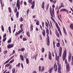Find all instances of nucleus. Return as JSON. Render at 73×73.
<instances>
[{
  "label": "nucleus",
  "mask_w": 73,
  "mask_h": 73,
  "mask_svg": "<svg viewBox=\"0 0 73 73\" xmlns=\"http://www.w3.org/2000/svg\"><path fill=\"white\" fill-rule=\"evenodd\" d=\"M42 52H45V49H44V48L43 47L42 48Z\"/></svg>",
  "instance_id": "53"
},
{
  "label": "nucleus",
  "mask_w": 73,
  "mask_h": 73,
  "mask_svg": "<svg viewBox=\"0 0 73 73\" xmlns=\"http://www.w3.org/2000/svg\"><path fill=\"white\" fill-rule=\"evenodd\" d=\"M64 33L65 34V35L66 36H67V33H66V31H64Z\"/></svg>",
  "instance_id": "60"
},
{
  "label": "nucleus",
  "mask_w": 73,
  "mask_h": 73,
  "mask_svg": "<svg viewBox=\"0 0 73 73\" xmlns=\"http://www.w3.org/2000/svg\"><path fill=\"white\" fill-rule=\"evenodd\" d=\"M24 5L26 6V5H27V2L25 1L24 2Z\"/></svg>",
  "instance_id": "51"
},
{
  "label": "nucleus",
  "mask_w": 73,
  "mask_h": 73,
  "mask_svg": "<svg viewBox=\"0 0 73 73\" xmlns=\"http://www.w3.org/2000/svg\"><path fill=\"white\" fill-rule=\"evenodd\" d=\"M50 24L51 27L52 28V27H53V26H52V22H51V21H50Z\"/></svg>",
  "instance_id": "54"
},
{
  "label": "nucleus",
  "mask_w": 73,
  "mask_h": 73,
  "mask_svg": "<svg viewBox=\"0 0 73 73\" xmlns=\"http://www.w3.org/2000/svg\"><path fill=\"white\" fill-rule=\"evenodd\" d=\"M30 28L31 30L32 31H33V25H31L30 26Z\"/></svg>",
  "instance_id": "31"
},
{
  "label": "nucleus",
  "mask_w": 73,
  "mask_h": 73,
  "mask_svg": "<svg viewBox=\"0 0 73 73\" xmlns=\"http://www.w3.org/2000/svg\"><path fill=\"white\" fill-rule=\"evenodd\" d=\"M53 67H52L51 69H50L49 70V73H52V72L53 71Z\"/></svg>",
  "instance_id": "23"
},
{
  "label": "nucleus",
  "mask_w": 73,
  "mask_h": 73,
  "mask_svg": "<svg viewBox=\"0 0 73 73\" xmlns=\"http://www.w3.org/2000/svg\"><path fill=\"white\" fill-rule=\"evenodd\" d=\"M11 40H12V39L11 38H10L7 41L8 43H11V42H12Z\"/></svg>",
  "instance_id": "28"
},
{
  "label": "nucleus",
  "mask_w": 73,
  "mask_h": 73,
  "mask_svg": "<svg viewBox=\"0 0 73 73\" xmlns=\"http://www.w3.org/2000/svg\"><path fill=\"white\" fill-rule=\"evenodd\" d=\"M23 1H20V4L21 5H23Z\"/></svg>",
  "instance_id": "61"
},
{
  "label": "nucleus",
  "mask_w": 73,
  "mask_h": 73,
  "mask_svg": "<svg viewBox=\"0 0 73 73\" xmlns=\"http://www.w3.org/2000/svg\"><path fill=\"white\" fill-rule=\"evenodd\" d=\"M44 69H45V68L44 67V66H42V68L41 69V72H43V71H44Z\"/></svg>",
  "instance_id": "36"
},
{
  "label": "nucleus",
  "mask_w": 73,
  "mask_h": 73,
  "mask_svg": "<svg viewBox=\"0 0 73 73\" xmlns=\"http://www.w3.org/2000/svg\"><path fill=\"white\" fill-rule=\"evenodd\" d=\"M46 36H47V40H49V36L48 35V34H46Z\"/></svg>",
  "instance_id": "55"
},
{
  "label": "nucleus",
  "mask_w": 73,
  "mask_h": 73,
  "mask_svg": "<svg viewBox=\"0 0 73 73\" xmlns=\"http://www.w3.org/2000/svg\"><path fill=\"white\" fill-rule=\"evenodd\" d=\"M39 21L38 20H37V21L36 23V25H39Z\"/></svg>",
  "instance_id": "40"
},
{
  "label": "nucleus",
  "mask_w": 73,
  "mask_h": 73,
  "mask_svg": "<svg viewBox=\"0 0 73 73\" xmlns=\"http://www.w3.org/2000/svg\"><path fill=\"white\" fill-rule=\"evenodd\" d=\"M29 9H28L27 11V15H28L29 14Z\"/></svg>",
  "instance_id": "46"
},
{
  "label": "nucleus",
  "mask_w": 73,
  "mask_h": 73,
  "mask_svg": "<svg viewBox=\"0 0 73 73\" xmlns=\"http://www.w3.org/2000/svg\"><path fill=\"white\" fill-rule=\"evenodd\" d=\"M24 57L25 58H27V55L26 54H25V55H24Z\"/></svg>",
  "instance_id": "59"
},
{
  "label": "nucleus",
  "mask_w": 73,
  "mask_h": 73,
  "mask_svg": "<svg viewBox=\"0 0 73 73\" xmlns=\"http://www.w3.org/2000/svg\"><path fill=\"white\" fill-rule=\"evenodd\" d=\"M23 41H27V38H23Z\"/></svg>",
  "instance_id": "56"
},
{
  "label": "nucleus",
  "mask_w": 73,
  "mask_h": 73,
  "mask_svg": "<svg viewBox=\"0 0 73 73\" xmlns=\"http://www.w3.org/2000/svg\"><path fill=\"white\" fill-rule=\"evenodd\" d=\"M16 7H18V10L20 9V0H17L16 4Z\"/></svg>",
  "instance_id": "6"
},
{
  "label": "nucleus",
  "mask_w": 73,
  "mask_h": 73,
  "mask_svg": "<svg viewBox=\"0 0 73 73\" xmlns=\"http://www.w3.org/2000/svg\"><path fill=\"white\" fill-rule=\"evenodd\" d=\"M48 8H49V4L47 5V7H46V11H48Z\"/></svg>",
  "instance_id": "44"
},
{
  "label": "nucleus",
  "mask_w": 73,
  "mask_h": 73,
  "mask_svg": "<svg viewBox=\"0 0 73 73\" xmlns=\"http://www.w3.org/2000/svg\"><path fill=\"white\" fill-rule=\"evenodd\" d=\"M1 28L3 32H4V27H3V25H1Z\"/></svg>",
  "instance_id": "29"
},
{
  "label": "nucleus",
  "mask_w": 73,
  "mask_h": 73,
  "mask_svg": "<svg viewBox=\"0 0 73 73\" xmlns=\"http://www.w3.org/2000/svg\"><path fill=\"white\" fill-rule=\"evenodd\" d=\"M56 2H57L56 0H54L53 2H52V3L54 4H55V3H56Z\"/></svg>",
  "instance_id": "52"
},
{
  "label": "nucleus",
  "mask_w": 73,
  "mask_h": 73,
  "mask_svg": "<svg viewBox=\"0 0 73 73\" xmlns=\"http://www.w3.org/2000/svg\"><path fill=\"white\" fill-rule=\"evenodd\" d=\"M40 28L41 29V30L42 31H42V35H43V36H45V35H46V33H45V31L44 29H42V27L41 25H39Z\"/></svg>",
  "instance_id": "5"
},
{
  "label": "nucleus",
  "mask_w": 73,
  "mask_h": 73,
  "mask_svg": "<svg viewBox=\"0 0 73 73\" xmlns=\"http://www.w3.org/2000/svg\"><path fill=\"white\" fill-rule=\"evenodd\" d=\"M41 7L44 10V9L45 8V2H44L43 1V3H42Z\"/></svg>",
  "instance_id": "16"
},
{
  "label": "nucleus",
  "mask_w": 73,
  "mask_h": 73,
  "mask_svg": "<svg viewBox=\"0 0 73 73\" xmlns=\"http://www.w3.org/2000/svg\"><path fill=\"white\" fill-rule=\"evenodd\" d=\"M20 63H19L18 65H16V66L17 67L18 66L19 68L20 67Z\"/></svg>",
  "instance_id": "48"
},
{
  "label": "nucleus",
  "mask_w": 73,
  "mask_h": 73,
  "mask_svg": "<svg viewBox=\"0 0 73 73\" xmlns=\"http://www.w3.org/2000/svg\"><path fill=\"white\" fill-rule=\"evenodd\" d=\"M13 61H14V59H13L9 62V64H11V63H12Z\"/></svg>",
  "instance_id": "42"
},
{
  "label": "nucleus",
  "mask_w": 73,
  "mask_h": 73,
  "mask_svg": "<svg viewBox=\"0 0 73 73\" xmlns=\"http://www.w3.org/2000/svg\"><path fill=\"white\" fill-rule=\"evenodd\" d=\"M47 45H48V46H49L50 45V41H49V39H47Z\"/></svg>",
  "instance_id": "19"
},
{
  "label": "nucleus",
  "mask_w": 73,
  "mask_h": 73,
  "mask_svg": "<svg viewBox=\"0 0 73 73\" xmlns=\"http://www.w3.org/2000/svg\"><path fill=\"white\" fill-rule=\"evenodd\" d=\"M13 46H14V44H10L7 45V48L8 49H10V48H12Z\"/></svg>",
  "instance_id": "8"
},
{
  "label": "nucleus",
  "mask_w": 73,
  "mask_h": 73,
  "mask_svg": "<svg viewBox=\"0 0 73 73\" xmlns=\"http://www.w3.org/2000/svg\"><path fill=\"white\" fill-rule=\"evenodd\" d=\"M45 24L47 28H48L49 27V25H48V23L46 22H45Z\"/></svg>",
  "instance_id": "35"
},
{
  "label": "nucleus",
  "mask_w": 73,
  "mask_h": 73,
  "mask_svg": "<svg viewBox=\"0 0 73 73\" xmlns=\"http://www.w3.org/2000/svg\"><path fill=\"white\" fill-rule=\"evenodd\" d=\"M52 54L50 52H49V54H48V58L50 60H52Z\"/></svg>",
  "instance_id": "13"
},
{
  "label": "nucleus",
  "mask_w": 73,
  "mask_h": 73,
  "mask_svg": "<svg viewBox=\"0 0 73 73\" xmlns=\"http://www.w3.org/2000/svg\"><path fill=\"white\" fill-rule=\"evenodd\" d=\"M60 58V56H58L56 60H57V64L58 65V73H61V64L60 63V62L58 61L59 60V59Z\"/></svg>",
  "instance_id": "2"
},
{
  "label": "nucleus",
  "mask_w": 73,
  "mask_h": 73,
  "mask_svg": "<svg viewBox=\"0 0 73 73\" xmlns=\"http://www.w3.org/2000/svg\"><path fill=\"white\" fill-rule=\"evenodd\" d=\"M42 27H43V28H44V22H42Z\"/></svg>",
  "instance_id": "47"
},
{
  "label": "nucleus",
  "mask_w": 73,
  "mask_h": 73,
  "mask_svg": "<svg viewBox=\"0 0 73 73\" xmlns=\"http://www.w3.org/2000/svg\"><path fill=\"white\" fill-rule=\"evenodd\" d=\"M23 26V24H21L20 25V28L21 29L20 30H21L22 31V32H23V31H24V30L23 29V27H22Z\"/></svg>",
  "instance_id": "21"
},
{
  "label": "nucleus",
  "mask_w": 73,
  "mask_h": 73,
  "mask_svg": "<svg viewBox=\"0 0 73 73\" xmlns=\"http://www.w3.org/2000/svg\"><path fill=\"white\" fill-rule=\"evenodd\" d=\"M23 32L22 31V30H20L18 31V32H17L16 33H15V36H17V35H19V34H20V33H21V32Z\"/></svg>",
  "instance_id": "11"
},
{
  "label": "nucleus",
  "mask_w": 73,
  "mask_h": 73,
  "mask_svg": "<svg viewBox=\"0 0 73 73\" xmlns=\"http://www.w3.org/2000/svg\"><path fill=\"white\" fill-rule=\"evenodd\" d=\"M52 9H50V14L51 16L52 17H54V10L53 8L52 9Z\"/></svg>",
  "instance_id": "4"
},
{
  "label": "nucleus",
  "mask_w": 73,
  "mask_h": 73,
  "mask_svg": "<svg viewBox=\"0 0 73 73\" xmlns=\"http://www.w3.org/2000/svg\"><path fill=\"white\" fill-rule=\"evenodd\" d=\"M58 32H59L60 33V35L61 36H62V33H61V30H60V29H59V30H58Z\"/></svg>",
  "instance_id": "26"
},
{
  "label": "nucleus",
  "mask_w": 73,
  "mask_h": 73,
  "mask_svg": "<svg viewBox=\"0 0 73 73\" xmlns=\"http://www.w3.org/2000/svg\"><path fill=\"white\" fill-rule=\"evenodd\" d=\"M26 35H27L28 37H30V34H29V32L28 31H27L26 33Z\"/></svg>",
  "instance_id": "38"
},
{
  "label": "nucleus",
  "mask_w": 73,
  "mask_h": 73,
  "mask_svg": "<svg viewBox=\"0 0 73 73\" xmlns=\"http://www.w3.org/2000/svg\"><path fill=\"white\" fill-rule=\"evenodd\" d=\"M71 58H72V54H71V53H70L68 54V61H69V62L70 61Z\"/></svg>",
  "instance_id": "12"
},
{
  "label": "nucleus",
  "mask_w": 73,
  "mask_h": 73,
  "mask_svg": "<svg viewBox=\"0 0 73 73\" xmlns=\"http://www.w3.org/2000/svg\"><path fill=\"white\" fill-rule=\"evenodd\" d=\"M25 49V48H21V51H22V52H24V51Z\"/></svg>",
  "instance_id": "50"
},
{
  "label": "nucleus",
  "mask_w": 73,
  "mask_h": 73,
  "mask_svg": "<svg viewBox=\"0 0 73 73\" xmlns=\"http://www.w3.org/2000/svg\"><path fill=\"white\" fill-rule=\"evenodd\" d=\"M39 38L40 40H42V36H41V35H39Z\"/></svg>",
  "instance_id": "58"
},
{
  "label": "nucleus",
  "mask_w": 73,
  "mask_h": 73,
  "mask_svg": "<svg viewBox=\"0 0 73 73\" xmlns=\"http://www.w3.org/2000/svg\"><path fill=\"white\" fill-rule=\"evenodd\" d=\"M55 54V58L56 60H57V52H54Z\"/></svg>",
  "instance_id": "41"
},
{
  "label": "nucleus",
  "mask_w": 73,
  "mask_h": 73,
  "mask_svg": "<svg viewBox=\"0 0 73 73\" xmlns=\"http://www.w3.org/2000/svg\"><path fill=\"white\" fill-rule=\"evenodd\" d=\"M16 16L17 18H18L19 17V12L17 11L16 13Z\"/></svg>",
  "instance_id": "22"
},
{
  "label": "nucleus",
  "mask_w": 73,
  "mask_h": 73,
  "mask_svg": "<svg viewBox=\"0 0 73 73\" xmlns=\"http://www.w3.org/2000/svg\"><path fill=\"white\" fill-rule=\"evenodd\" d=\"M54 69L55 72H56L57 70V65L56 64V63L54 66Z\"/></svg>",
  "instance_id": "9"
},
{
  "label": "nucleus",
  "mask_w": 73,
  "mask_h": 73,
  "mask_svg": "<svg viewBox=\"0 0 73 73\" xmlns=\"http://www.w3.org/2000/svg\"><path fill=\"white\" fill-rule=\"evenodd\" d=\"M8 30L9 31L10 33H11V27H8Z\"/></svg>",
  "instance_id": "27"
},
{
  "label": "nucleus",
  "mask_w": 73,
  "mask_h": 73,
  "mask_svg": "<svg viewBox=\"0 0 73 73\" xmlns=\"http://www.w3.org/2000/svg\"><path fill=\"white\" fill-rule=\"evenodd\" d=\"M6 36H7V35L5 33L3 36V38H4L5 37H6Z\"/></svg>",
  "instance_id": "63"
},
{
  "label": "nucleus",
  "mask_w": 73,
  "mask_h": 73,
  "mask_svg": "<svg viewBox=\"0 0 73 73\" xmlns=\"http://www.w3.org/2000/svg\"><path fill=\"white\" fill-rule=\"evenodd\" d=\"M7 53H8V51L6 50L4 52V54H7Z\"/></svg>",
  "instance_id": "49"
},
{
  "label": "nucleus",
  "mask_w": 73,
  "mask_h": 73,
  "mask_svg": "<svg viewBox=\"0 0 73 73\" xmlns=\"http://www.w3.org/2000/svg\"><path fill=\"white\" fill-rule=\"evenodd\" d=\"M28 2L29 4H30L31 5H32L31 7V8L34 9L35 5V1H32V0H28Z\"/></svg>",
  "instance_id": "3"
},
{
  "label": "nucleus",
  "mask_w": 73,
  "mask_h": 73,
  "mask_svg": "<svg viewBox=\"0 0 73 73\" xmlns=\"http://www.w3.org/2000/svg\"><path fill=\"white\" fill-rule=\"evenodd\" d=\"M20 58L21 60L22 61H24V57L23 56L21 55H20Z\"/></svg>",
  "instance_id": "18"
},
{
  "label": "nucleus",
  "mask_w": 73,
  "mask_h": 73,
  "mask_svg": "<svg viewBox=\"0 0 73 73\" xmlns=\"http://www.w3.org/2000/svg\"><path fill=\"white\" fill-rule=\"evenodd\" d=\"M15 68H14L12 70V73H15Z\"/></svg>",
  "instance_id": "39"
},
{
  "label": "nucleus",
  "mask_w": 73,
  "mask_h": 73,
  "mask_svg": "<svg viewBox=\"0 0 73 73\" xmlns=\"http://www.w3.org/2000/svg\"><path fill=\"white\" fill-rule=\"evenodd\" d=\"M14 11L15 13H16L17 12V8L16 7H15V8L14 9Z\"/></svg>",
  "instance_id": "25"
},
{
  "label": "nucleus",
  "mask_w": 73,
  "mask_h": 73,
  "mask_svg": "<svg viewBox=\"0 0 73 73\" xmlns=\"http://www.w3.org/2000/svg\"><path fill=\"white\" fill-rule=\"evenodd\" d=\"M70 27L72 30H73V25L72 24H71L70 25Z\"/></svg>",
  "instance_id": "32"
},
{
  "label": "nucleus",
  "mask_w": 73,
  "mask_h": 73,
  "mask_svg": "<svg viewBox=\"0 0 73 73\" xmlns=\"http://www.w3.org/2000/svg\"><path fill=\"white\" fill-rule=\"evenodd\" d=\"M36 31H39L38 28V27H36Z\"/></svg>",
  "instance_id": "64"
},
{
  "label": "nucleus",
  "mask_w": 73,
  "mask_h": 73,
  "mask_svg": "<svg viewBox=\"0 0 73 73\" xmlns=\"http://www.w3.org/2000/svg\"><path fill=\"white\" fill-rule=\"evenodd\" d=\"M9 66H10V64H7L5 66V67H9Z\"/></svg>",
  "instance_id": "45"
},
{
  "label": "nucleus",
  "mask_w": 73,
  "mask_h": 73,
  "mask_svg": "<svg viewBox=\"0 0 73 73\" xmlns=\"http://www.w3.org/2000/svg\"><path fill=\"white\" fill-rule=\"evenodd\" d=\"M26 60L27 64H29V59L28 58H27L26 59Z\"/></svg>",
  "instance_id": "33"
},
{
  "label": "nucleus",
  "mask_w": 73,
  "mask_h": 73,
  "mask_svg": "<svg viewBox=\"0 0 73 73\" xmlns=\"http://www.w3.org/2000/svg\"><path fill=\"white\" fill-rule=\"evenodd\" d=\"M41 67L39 66V72H41Z\"/></svg>",
  "instance_id": "57"
},
{
  "label": "nucleus",
  "mask_w": 73,
  "mask_h": 73,
  "mask_svg": "<svg viewBox=\"0 0 73 73\" xmlns=\"http://www.w3.org/2000/svg\"><path fill=\"white\" fill-rule=\"evenodd\" d=\"M15 50H13V52H12V54H11L10 55L11 56V55H12V54H15Z\"/></svg>",
  "instance_id": "43"
},
{
  "label": "nucleus",
  "mask_w": 73,
  "mask_h": 73,
  "mask_svg": "<svg viewBox=\"0 0 73 73\" xmlns=\"http://www.w3.org/2000/svg\"><path fill=\"white\" fill-rule=\"evenodd\" d=\"M61 5L60 6V7H64V3H60Z\"/></svg>",
  "instance_id": "24"
},
{
  "label": "nucleus",
  "mask_w": 73,
  "mask_h": 73,
  "mask_svg": "<svg viewBox=\"0 0 73 73\" xmlns=\"http://www.w3.org/2000/svg\"><path fill=\"white\" fill-rule=\"evenodd\" d=\"M60 11H65V12H66L67 13V14H68L69 13L68 11V10L65 9H61V10H60Z\"/></svg>",
  "instance_id": "15"
},
{
  "label": "nucleus",
  "mask_w": 73,
  "mask_h": 73,
  "mask_svg": "<svg viewBox=\"0 0 73 73\" xmlns=\"http://www.w3.org/2000/svg\"><path fill=\"white\" fill-rule=\"evenodd\" d=\"M55 25L58 30L60 29V27H59V26H58V24L57 23H55Z\"/></svg>",
  "instance_id": "20"
},
{
  "label": "nucleus",
  "mask_w": 73,
  "mask_h": 73,
  "mask_svg": "<svg viewBox=\"0 0 73 73\" xmlns=\"http://www.w3.org/2000/svg\"><path fill=\"white\" fill-rule=\"evenodd\" d=\"M55 33L57 37L59 38V37H60V34H59L58 32V31H57V30H56Z\"/></svg>",
  "instance_id": "14"
},
{
  "label": "nucleus",
  "mask_w": 73,
  "mask_h": 73,
  "mask_svg": "<svg viewBox=\"0 0 73 73\" xmlns=\"http://www.w3.org/2000/svg\"><path fill=\"white\" fill-rule=\"evenodd\" d=\"M8 9H9V13H11L12 12V11H11V7H8Z\"/></svg>",
  "instance_id": "37"
},
{
  "label": "nucleus",
  "mask_w": 73,
  "mask_h": 73,
  "mask_svg": "<svg viewBox=\"0 0 73 73\" xmlns=\"http://www.w3.org/2000/svg\"><path fill=\"white\" fill-rule=\"evenodd\" d=\"M66 69L67 72H69V71H70V68L69 67V63L67 64L66 65Z\"/></svg>",
  "instance_id": "10"
},
{
  "label": "nucleus",
  "mask_w": 73,
  "mask_h": 73,
  "mask_svg": "<svg viewBox=\"0 0 73 73\" xmlns=\"http://www.w3.org/2000/svg\"><path fill=\"white\" fill-rule=\"evenodd\" d=\"M67 54V52H66V48H65V50L62 54V59H63V61H64L65 60V63L66 64H68L67 59H66V58Z\"/></svg>",
  "instance_id": "1"
},
{
  "label": "nucleus",
  "mask_w": 73,
  "mask_h": 73,
  "mask_svg": "<svg viewBox=\"0 0 73 73\" xmlns=\"http://www.w3.org/2000/svg\"><path fill=\"white\" fill-rule=\"evenodd\" d=\"M62 47L61 46L60 47L59 51V55L60 57H61V55H62Z\"/></svg>",
  "instance_id": "7"
},
{
  "label": "nucleus",
  "mask_w": 73,
  "mask_h": 73,
  "mask_svg": "<svg viewBox=\"0 0 73 73\" xmlns=\"http://www.w3.org/2000/svg\"><path fill=\"white\" fill-rule=\"evenodd\" d=\"M19 20L20 22H22L23 21V18L22 17H21L19 18Z\"/></svg>",
  "instance_id": "34"
},
{
  "label": "nucleus",
  "mask_w": 73,
  "mask_h": 73,
  "mask_svg": "<svg viewBox=\"0 0 73 73\" xmlns=\"http://www.w3.org/2000/svg\"><path fill=\"white\" fill-rule=\"evenodd\" d=\"M6 39H7V38H4L3 40V42H4L5 40H6Z\"/></svg>",
  "instance_id": "62"
},
{
  "label": "nucleus",
  "mask_w": 73,
  "mask_h": 73,
  "mask_svg": "<svg viewBox=\"0 0 73 73\" xmlns=\"http://www.w3.org/2000/svg\"><path fill=\"white\" fill-rule=\"evenodd\" d=\"M57 47H60V43L59 42H58L56 44Z\"/></svg>",
  "instance_id": "30"
},
{
  "label": "nucleus",
  "mask_w": 73,
  "mask_h": 73,
  "mask_svg": "<svg viewBox=\"0 0 73 73\" xmlns=\"http://www.w3.org/2000/svg\"><path fill=\"white\" fill-rule=\"evenodd\" d=\"M46 32L47 34L49 35V29H48V28L47 27H46Z\"/></svg>",
  "instance_id": "17"
}]
</instances>
